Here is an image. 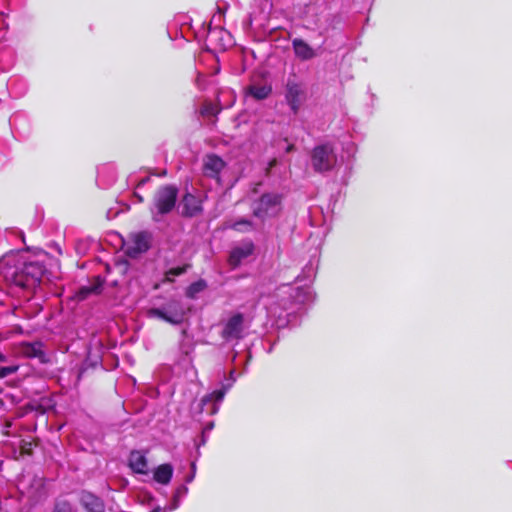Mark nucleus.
<instances>
[{
  "instance_id": "obj_28",
  "label": "nucleus",
  "mask_w": 512,
  "mask_h": 512,
  "mask_svg": "<svg viewBox=\"0 0 512 512\" xmlns=\"http://www.w3.org/2000/svg\"><path fill=\"white\" fill-rule=\"evenodd\" d=\"M192 479H193V475L192 476H188V480L187 481L190 482V481H192Z\"/></svg>"
},
{
  "instance_id": "obj_14",
  "label": "nucleus",
  "mask_w": 512,
  "mask_h": 512,
  "mask_svg": "<svg viewBox=\"0 0 512 512\" xmlns=\"http://www.w3.org/2000/svg\"><path fill=\"white\" fill-rule=\"evenodd\" d=\"M80 503L87 512H105L104 501L89 491L81 492Z\"/></svg>"
},
{
  "instance_id": "obj_18",
  "label": "nucleus",
  "mask_w": 512,
  "mask_h": 512,
  "mask_svg": "<svg viewBox=\"0 0 512 512\" xmlns=\"http://www.w3.org/2000/svg\"><path fill=\"white\" fill-rule=\"evenodd\" d=\"M272 92V87L269 84L253 83L246 89V94L256 100L266 99Z\"/></svg>"
},
{
  "instance_id": "obj_26",
  "label": "nucleus",
  "mask_w": 512,
  "mask_h": 512,
  "mask_svg": "<svg viewBox=\"0 0 512 512\" xmlns=\"http://www.w3.org/2000/svg\"><path fill=\"white\" fill-rule=\"evenodd\" d=\"M212 428H213V423H210L209 425L206 426V428H205L203 433H206V432L210 431Z\"/></svg>"
},
{
  "instance_id": "obj_16",
  "label": "nucleus",
  "mask_w": 512,
  "mask_h": 512,
  "mask_svg": "<svg viewBox=\"0 0 512 512\" xmlns=\"http://www.w3.org/2000/svg\"><path fill=\"white\" fill-rule=\"evenodd\" d=\"M292 47L295 56L302 61L311 60L316 57V51L304 40L295 38L292 40Z\"/></svg>"
},
{
  "instance_id": "obj_13",
  "label": "nucleus",
  "mask_w": 512,
  "mask_h": 512,
  "mask_svg": "<svg viewBox=\"0 0 512 512\" xmlns=\"http://www.w3.org/2000/svg\"><path fill=\"white\" fill-rule=\"evenodd\" d=\"M224 161L217 155H207L203 161V173L205 176L217 179L224 169Z\"/></svg>"
},
{
  "instance_id": "obj_5",
  "label": "nucleus",
  "mask_w": 512,
  "mask_h": 512,
  "mask_svg": "<svg viewBox=\"0 0 512 512\" xmlns=\"http://www.w3.org/2000/svg\"><path fill=\"white\" fill-rule=\"evenodd\" d=\"M150 317L159 318L173 325L182 323L185 311L177 300L170 301L165 307L152 308L148 311Z\"/></svg>"
},
{
  "instance_id": "obj_22",
  "label": "nucleus",
  "mask_w": 512,
  "mask_h": 512,
  "mask_svg": "<svg viewBox=\"0 0 512 512\" xmlns=\"http://www.w3.org/2000/svg\"><path fill=\"white\" fill-rule=\"evenodd\" d=\"M188 267H189L188 265H185L182 267H175V268L169 269L168 271L165 272L163 282H173L174 277L180 276L183 273H185L187 271Z\"/></svg>"
},
{
  "instance_id": "obj_6",
  "label": "nucleus",
  "mask_w": 512,
  "mask_h": 512,
  "mask_svg": "<svg viewBox=\"0 0 512 512\" xmlns=\"http://www.w3.org/2000/svg\"><path fill=\"white\" fill-rule=\"evenodd\" d=\"M280 198L275 194H264L253 205V214L255 217L264 220L267 217L274 216L279 211Z\"/></svg>"
},
{
  "instance_id": "obj_27",
  "label": "nucleus",
  "mask_w": 512,
  "mask_h": 512,
  "mask_svg": "<svg viewBox=\"0 0 512 512\" xmlns=\"http://www.w3.org/2000/svg\"><path fill=\"white\" fill-rule=\"evenodd\" d=\"M292 149H293V146H292V145H290V146H288V147H287V151H288V152H290Z\"/></svg>"
},
{
  "instance_id": "obj_1",
  "label": "nucleus",
  "mask_w": 512,
  "mask_h": 512,
  "mask_svg": "<svg viewBox=\"0 0 512 512\" xmlns=\"http://www.w3.org/2000/svg\"><path fill=\"white\" fill-rule=\"evenodd\" d=\"M43 274L44 266L38 261L26 262L19 255H6L0 259V283L32 291L41 282Z\"/></svg>"
},
{
  "instance_id": "obj_30",
  "label": "nucleus",
  "mask_w": 512,
  "mask_h": 512,
  "mask_svg": "<svg viewBox=\"0 0 512 512\" xmlns=\"http://www.w3.org/2000/svg\"><path fill=\"white\" fill-rule=\"evenodd\" d=\"M4 360V356L0 354V361Z\"/></svg>"
},
{
  "instance_id": "obj_29",
  "label": "nucleus",
  "mask_w": 512,
  "mask_h": 512,
  "mask_svg": "<svg viewBox=\"0 0 512 512\" xmlns=\"http://www.w3.org/2000/svg\"><path fill=\"white\" fill-rule=\"evenodd\" d=\"M275 163H276V160H273V161L270 163V166H273Z\"/></svg>"
},
{
  "instance_id": "obj_17",
  "label": "nucleus",
  "mask_w": 512,
  "mask_h": 512,
  "mask_svg": "<svg viewBox=\"0 0 512 512\" xmlns=\"http://www.w3.org/2000/svg\"><path fill=\"white\" fill-rule=\"evenodd\" d=\"M129 467L138 474L148 473L147 458L143 452L134 450L129 455Z\"/></svg>"
},
{
  "instance_id": "obj_12",
  "label": "nucleus",
  "mask_w": 512,
  "mask_h": 512,
  "mask_svg": "<svg viewBox=\"0 0 512 512\" xmlns=\"http://www.w3.org/2000/svg\"><path fill=\"white\" fill-rule=\"evenodd\" d=\"M26 480L24 479L21 482V486L23 489V493H26L27 496L32 500L40 499L44 494V479L42 477L33 476L28 480L29 486L26 487Z\"/></svg>"
},
{
  "instance_id": "obj_20",
  "label": "nucleus",
  "mask_w": 512,
  "mask_h": 512,
  "mask_svg": "<svg viewBox=\"0 0 512 512\" xmlns=\"http://www.w3.org/2000/svg\"><path fill=\"white\" fill-rule=\"evenodd\" d=\"M101 290V283L91 285V286H84L81 287L77 293V297L79 300L86 299L91 294H98Z\"/></svg>"
},
{
  "instance_id": "obj_24",
  "label": "nucleus",
  "mask_w": 512,
  "mask_h": 512,
  "mask_svg": "<svg viewBox=\"0 0 512 512\" xmlns=\"http://www.w3.org/2000/svg\"><path fill=\"white\" fill-rule=\"evenodd\" d=\"M17 366H7V367H1L0 368V378L7 377L17 371Z\"/></svg>"
},
{
  "instance_id": "obj_2",
  "label": "nucleus",
  "mask_w": 512,
  "mask_h": 512,
  "mask_svg": "<svg viewBox=\"0 0 512 512\" xmlns=\"http://www.w3.org/2000/svg\"><path fill=\"white\" fill-rule=\"evenodd\" d=\"M177 195L178 189L172 185L162 186L156 191L150 208L154 221H161L165 214L170 213L174 209Z\"/></svg>"
},
{
  "instance_id": "obj_4",
  "label": "nucleus",
  "mask_w": 512,
  "mask_h": 512,
  "mask_svg": "<svg viewBox=\"0 0 512 512\" xmlns=\"http://www.w3.org/2000/svg\"><path fill=\"white\" fill-rule=\"evenodd\" d=\"M337 163V156L330 144H322L314 147L311 153V164L318 173L332 170Z\"/></svg>"
},
{
  "instance_id": "obj_7",
  "label": "nucleus",
  "mask_w": 512,
  "mask_h": 512,
  "mask_svg": "<svg viewBox=\"0 0 512 512\" xmlns=\"http://www.w3.org/2000/svg\"><path fill=\"white\" fill-rule=\"evenodd\" d=\"M15 352L17 355L22 357L36 358L42 364L50 361L49 356L44 349V344L41 341L21 342L16 346Z\"/></svg>"
},
{
  "instance_id": "obj_10",
  "label": "nucleus",
  "mask_w": 512,
  "mask_h": 512,
  "mask_svg": "<svg viewBox=\"0 0 512 512\" xmlns=\"http://www.w3.org/2000/svg\"><path fill=\"white\" fill-rule=\"evenodd\" d=\"M254 251V244L251 241H244L238 246L234 247L229 256V264L235 268L241 264V262L248 258Z\"/></svg>"
},
{
  "instance_id": "obj_8",
  "label": "nucleus",
  "mask_w": 512,
  "mask_h": 512,
  "mask_svg": "<svg viewBox=\"0 0 512 512\" xmlns=\"http://www.w3.org/2000/svg\"><path fill=\"white\" fill-rule=\"evenodd\" d=\"M245 328L246 325L243 314L236 313L225 323L222 330V337L227 341L242 339L244 337Z\"/></svg>"
},
{
  "instance_id": "obj_15",
  "label": "nucleus",
  "mask_w": 512,
  "mask_h": 512,
  "mask_svg": "<svg viewBox=\"0 0 512 512\" xmlns=\"http://www.w3.org/2000/svg\"><path fill=\"white\" fill-rule=\"evenodd\" d=\"M203 197L191 193L184 195L182 199L183 214L186 216H195L202 212Z\"/></svg>"
},
{
  "instance_id": "obj_23",
  "label": "nucleus",
  "mask_w": 512,
  "mask_h": 512,
  "mask_svg": "<svg viewBox=\"0 0 512 512\" xmlns=\"http://www.w3.org/2000/svg\"><path fill=\"white\" fill-rule=\"evenodd\" d=\"M231 228L239 232H248L253 230L254 226L251 221L247 219H241L239 221L234 222L231 225Z\"/></svg>"
},
{
  "instance_id": "obj_21",
  "label": "nucleus",
  "mask_w": 512,
  "mask_h": 512,
  "mask_svg": "<svg viewBox=\"0 0 512 512\" xmlns=\"http://www.w3.org/2000/svg\"><path fill=\"white\" fill-rule=\"evenodd\" d=\"M207 287V284L204 280H199V281H196L194 283H192L188 288H187V292H186V295L189 297V298H196V296L204 291Z\"/></svg>"
},
{
  "instance_id": "obj_19",
  "label": "nucleus",
  "mask_w": 512,
  "mask_h": 512,
  "mask_svg": "<svg viewBox=\"0 0 512 512\" xmlns=\"http://www.w3.org/2000/svg\"><path fill=\"white\" fill-rule=\"evenodd\" d=\"M173 468L170 464H162L154 471V479L160 484L167 485L172 478Z\"/></svg>"
},
{
  "instance_id": "obj_3",
  "label": "nucleus",
  "mask_w": 512,
  "mask_h": 512,
  "mask_svg": "<svg viewBox=\"0 0 512 512\" xmlns=\"http://www.w3.org/2000/svg\"><path fill=\"white\" fill-rule=\"evenodd\" d=\"M284 96L293 114H297L307 100V89L304 82L296 75L290 74L286 80Z\"/></svg>"
},
{
  "instance_id": "obj_25",
  "label": "nucleus",
  "mask_w": 512,
  "mask_h": 512,
  "mask_svg": "<svg viewBox=\"0 0 512 512\" xmlns=\"http://www.w3.org/2000/svg\"><path fill=\"white\" fill-rule=\"evenodd\" d=\"M217 113H218V109L215 106H213L212 104H205L202 109L203 115L210 116V115H216Z\"/></svg>"
},
{
  "instance_id": "obj_11",
  "label": "nucleus",
  "mask_w": 512,
  "mask_h": 512,
  "mask_svg": "<svg viewBox=\"0 0 512 512\" xmlns=\"http://www.w3.org/2000/svg\"><path fill=\"white\" fill-rule=\"evenodd\" d=\"M225 390H215L212 393L204 396L201 400V411H206L208 414H216L219 410V405L223 401Z\"/></svg>"
},
{
  "instance_id": "obj_31",
  "label": "nucleus",
  "mask_w": 512,
  "mask_h": 512,
  "mask_svg": "<svg viewBox=\"0 0 512 512\" xmlns=\"http://www.w3.org/2000/svg\"><path fill=\"white\" fill-rule=\"evenodd\" d=\"M137 199H139V201H142V197L141 196H137Z\"/></svg>"
},
{
  "instance_id": "obj_9",
  "label": "nucleus",
  "mask_w": 512,
  "mask_h": 512,
  "mask_svg": "<svg viewBox=\"0 0 512 512\" xmlns=\"http://www.w3.org/2000/svg\"><path fill=\"white\" fill-rule=\"evenodd\" d=\"M126 252L130 257H137L150 247V235L147 232L132 234L126 242Z\"/></svg>"
}]
</instances>
